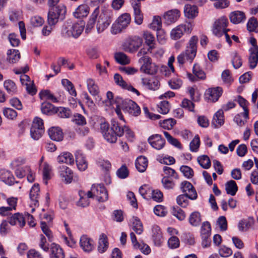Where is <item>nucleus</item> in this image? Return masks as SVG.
<instances>
[{"label":"nucleus","instance_id":"40","mask_svg":"<svg viewBox=\"0 0 258 258\" xmlns=\"http://www.w3.org/2000/svg\"><path fill=\"white\" fill-rule=\"evenodd\" d=\"M41 109L43 114L47 115H51L55 113L56 111V108L53 105L47 102L41 104Z\"/></svg>","mask_w":258,"mask_h":258},{"label":"nucleus","instance_id":"6","mask_svg":"<svg viewBox=\"0 0 258 258\" xmlns=\"http://www.w3.org/2000/svg\"><path fill=\"white\" fill-rule=\"evenodd\" d=\"M139 62L141 64V71L146 74L154 75L158 71V66L153 63L151 58L148 56L141 57Z\"/></svg>","mask_w":258,"mask_h":258},{"label":"nucleus","instance_id":"24","mask_svg":"<svg viewBox=\"0 0 258 258\" xmlns=\"http://www.w3.org/2000/svg\"><path fill=\"white\" fill-rule=\"evenodd\" d=\"M0 179L9 185H12L15 183V178L12 173L5 169L0 170Z\"/></svg>","mask_w":258,"mask_h":258},{"label":"nucleus","instance_id":"37","mask_svg":"<svg viewBox=\"0 0 258 258\" xmlns=\"http://www.w3.org/2000/svg\"><path fill=\"white\" fill-rule=\"evenodd\" d=\"M224 112L223 110H219L214 115L212 124L218 127L224 124Z\"/></svg>","mask_w":258,"mask_h":258},{"label":"nucleus","instance_id":"62","mask_svg":"<svg viewBox=\"0 0 258 258\" xmlns=\"http://www.w3.org/2000/svg\"><path fill=\"white\" fill-rule=\"evenodd\" d=\"M211 228L210 223L207 221L203 222L201 227V236L211 235Z\"/></svg>","mask_w":258,"mask_h":258},{"label":"nucleus","instance_id":"2","mask_svg":"<svg viewBox=\"0 0 258 258\" xmlns=\"http://www.w3.org/2000/svg\"><path fill=\"white\" fill-rule=\"evenodd\" d=\"M59 0H48L50 9L48 13L47 22L50 25H55L60 20H63L66 13V7L63 5H57Z\"/></svg>","mask_w":258,"mask_h":258},{"label":"nucleus","instance_id":"15","mask_svg":"<svg viewBox=\"0 0 258 258\" xmlns=\"http://www.w3.org/2000/svg\"><path fill=\"white\" fill-rule=\"evenodd\" d=\"M142 84L146 88L152 91L158 90L160 86L159 81L156 78H143Z\"/></svg>","mask_w":258,"mask_h":258},{"label":"nucleus","instance_id":"64","mask_svg":"<svg viewBox=\"0 0 258 258\" xmlns=\"http://www.w3.org/2000/svg\"><path fill=\"white\" fill-rule=\"evenodd\" d=\"M200 145V140L199 137L197 135L195 137L191 142L190 143V150L192 152H197Z\"/></svg>","mask_w":258,"mask_h":258},{"label":"nucleus","instance_id":"31","mask_svg":"<svg viewBox=\"0 0 258 258\" xmlns=\"http://www.w3.org/2000/svg\"><path fill=\"white\" fill-rule=\"evenodd\" d=\"M198 40L199 39L197 36H192L189 40L185 50L196 55Z\"/></svg>","mask_w":258,"mask_h":258},{"label":"nucleus","instance_id":"28","mask_svg":"<svg viewBox=\"0 0 258 258\" xmlns=\"http://www.w3.org/2000/svg\"><path fill=\"white\" fill-rule=\"evenodd\" d=\"M80 244L81 247L85 251H91L93 248V241L86 236L84 235L81 237Z\"/></svg>","mask_w":258,"mask_h":258},{"label":"nucleus","instance_id":"43","mask_svg":"<svg viewBox=\"0 0 258 258\" xmlns=\"http://www.w3.org/2000/svg\"><path fill=\"white\" fill-rule=\"evenodd\" d=\"M7 54L8 55V59L10 63H16L20 58V53L18 50H9Z\"/></svg>","mask_w":258,"mask_h":258},{"label":"nucleus","instance_id":"21","mask_svg":"<svg viewBox=\"0 0 258 258\" xmlns=\"http://www.w3.org/2000/svg\"><path fill=\"white\" fill-rule=\"evenodd\" d=\"M48 134L52 140L61 141L63 138V134L62 130L58 127H52L49 129Z\"/></svg>","mask_w":258,"mask_h":258},{"label":"nucleus","instance_id":"8","mask_svg":"<svg viewBox=\"0 0 258 258\" xmlns=\"http://www.w3.org/2000/svg\"><path fill=\"white\" fill-rule=\"evenodd\" d=\"M112 15L110 11L106 10L102 12L98 19L96 28L98 33L102 32L106 29L112 22Z\"/></svg>","mask_w":258,"mask_h":258},{"label":"nucleus","instance_id":"52","mask_svg":"<svg viewBox=\"0 0 258 258\" xmlns=\"http://www.w3.org/2000/svg\"><path fill=\"white\" fill-rule=\"evenodd\" d=\"M3 114L8 119L14 120L17 116V112L11 108H4L3 109Z\"/></svg>","mask_w":258,"mask_h":258},{"label":"nucleus","instance_id":"7","mask_svg":"<svg viewBox=\"0 0 258 258\" xmlns=\"http://www.w3.org/2000/svg\"><path fill=\"white\" fill-rule=\"evenodd\" d=\"M193 28V25L190 22H186L179 25L171 31L170 35L172 39L177 40L180 38L184 33L190 34Z\"/></svg>","mask_w":258,"mask_h":258},{"label":"nucleus","instance_id":"51","mask_svg":"<svg viewBox=\"0 0 258 258\" xmlns=\"http://www.w3.org/2000/svg\"><path fill=\"white\" fill-rule=\"evenodd\" d=\"M188 195L187 193L179 195L176 198V202L178 205L182 208H185L188 205Z\"/></svg>","mask_w":258,"mask_h":258},{"label":"nucleus","instance_id":"63","mask_svg":"<svg viewBox=\"0 0 258 258\" xmlns=\"http://www.w3.org/2000/svg\"><path fill=\"white\" fill-rule=\"evenodd\" d=\"M158 106L159 108V112L161 114H166L169 111L170 105L167 101H161Z\"/></svg>","mask_w":258,"mask_h":258},{"label":"nucleus","instance_id":"16","mask_svg":"<svg viewBox=\"0 0 258 258\" xmlns=\"http://www.w3.org/2000/svg\"><path fill=\"white\" fill-rule=\"evenodd\" d=\"M59 174L62 179L67 183H70L72 181L73 172L68 167L62 165L59 167Z\"/></svg>","mask_w":258,"mask_h":258},{"label":"nucleus","instance_id":"26","mask_svg":"<svg viewBox=\"0 0 258 258\" xmlns=\"http://www.w3.org/2000/svg\"><path fill=\"white\" fill-rule=\"evenodd\" d=\"M250 55L248 58L249 67L253 69L255 68L258 62V48L251 47L249 49Z\"/></svg>","mask_w":258,"mask_h":258},{"label":"nucleus","instance_id":"47","mask_svg":"<svg viewBox=\"0 0 258 258\" xmlns=\"http://www.w3.org/2000/svg\"><path fill=\"white\" fill-rule=\"evenodd\" d=\"M4 86L8 93L12 95L17 91V87L15 83L11 80H8L4 82Z\"/></svg>","mask_w":258,"mask_h":258},{"label":"nucleus","instance_id":"36","mask_svg":"<svg viewBox=\"0 0 258 258\" xmlns=\"http://www.w3.org/2000/svg\"><path fill=\"white\" fill-rule=\"evenodd\" d=\"M108 247L107 237L105 234L102 233L100 235L99 239L98 250L100 253H102L107 250Z\"/></svg>","mask_w":258,"mask_h":258},{"label":"nucleus","instance_id":"42","mask_svg":"<svg viewBox=\"0 0 258 258\" xmlns=\"http://www.w3.org/2000/svg\"><path fill=\"white\" fill-rule=\"evenodd\" d=\"M87 84L90 93L93 96L97 95L99 92V90L95 81L92 79H89L87 81Z\"/></svg>","mask_w":258,"mask_h":258},{"label":"nucleus","instance_id":"50","mask_svg":"<svg viewBox=\"0 0 258 258\" xmlns=\"http://www.w3.org/2000/svg\"><path fill=\"white\" fill-rule=\"evenodd\" d=\"M44 132V130H43L42 128H37L35 126H31L30 129L31 137L35 140H38L41 138Z\"/></svg>","mask_w":258,"mask_h":258},{"label":"nucleus","instance_id":"4","mask_svg":"<svg viewBox=\"0 0 258 258\" xmlns=\"http://www.w3.org/2000/svg\"><path fill=\"white\" fill-rule=\"evenodd\" d=\"M143 40L138 36H132L126 38L122 44V48L125 52L134 53L142 46Z\"/></svg>","mask_w":258,"mask_h":258},{"label":"nucleus","instance_id":"33","mask_svg":"<svg viewBox=\"0 0 258 258\" xmlns=\"http://www.w3.org/2000/svg\"><path fill=\"white\" fill-rule=\"evenodd\" d=\"M184 15L188 19H193L197 16L198 9L197 6L186 5L184 9Z\"/></svg>","mask_w":258,"mask_h":258},{"label":"nucleus","instance_id":"1","mask_svg":"<svg viewBox=\"0 0 258 258\" xmlns=\"http://www.w3.org/2000/svg\"><path fill=\"white\" fill-rule=\"evenodd\" d=\"M100 130L104 139L110 143L116 142L117 137H121L123 135V130L118 122L112 120L111 126L107 122H104L100 124Z\"/></svg>","mask_w":258,"mask_h":258},{"label":"nucleus","instance_id":"53","mask_svg":"<svg viewBox=\"0 0 258 258\" xmlns=\"http://www.w3.org/2000/svg\"><path fill=\"white\" fill-rule=\"evenodd\" d=\"M79 196L80 198L78 202V206L82 207L88 206L90 204V202L89 199L86 197V193L83 191H80L79 192Z\"/></svg>","mask_w":258,"mask_h":258},{"label":"nucleus","instance_id":"25","mask_svg":"<svg viewBox=\"0 0 258 258\" xmlns=\"http://www.w3.org/2000/svg\"><path fill=\"white\" fill-rule=\"evenodd\" d=\"M152 238L156 245L160 246L162 242V234L160 227L154 225L152 227Z\"/></svg>","mask_w":258,"mask_h":258},{"label":"nucleus","instance_id":"56","mask_svg":"<svg viewBox=\"0 0 258 258\" xmlns=\"http://www.w3.org/2000/svg\"><path fill=\"white\" fill-rule=\"evenodd\" d=\"M232 63L233 67L236 69L239 68L242 66V62L241 57L236 52H234L232 53Z\"/></svg>","mask_w":258,"mask_h":258},{"label":"nucleus","instance_id":"29","mask_svg":"<svg viewBox=\"0 0 258 258\" xmlns=\"http://www.w3.org/2000/svg\"><path fill=\"white\" fill-rule=\"evenodd\" d=\"M39 186L38 184H34L32 187L30 191V199L32 202V204L35 206H38V198L39 192Z\"/></svg>","mask_w":258,"mask_h":258},{"label":"nucleus","instance_id":"27","mask_svg":"<svg viewBox=\"0 0 258 258\" xmlns=\"http://www.w3.org/2000/svg\"><path fill=\"white\" fill-rule=\"evenodd\" d=\"M57 161L59 163H66L72 165L74 163V157L69 152H63L61 153L57 158Z\"/></svg>","mask_w":258,"mask_h":258},{"label":"nucleus","instance_id":"44","mask_svg":"<svg viewBox=\"0 0 258 258\" xmlns=\"http://www.w3.org/2000/svg\"><path fill=\"white\" fill-rule=\"evenodd\" d=\"M143 36L145 43L149 46L148 50L154 48L155 44V38L154 36L150 32L148 31L145 32Z\"/></svg>","mask_w":258,"mask_h":258},{"label":"nucleus","instance_id":"9","mask_svg":"<svg viewBox=\"0 0 258 258\" xmlns=\"http://www.w3.org/2000/svg\"><path fill=\"white\" fill-rule=\"evenodd\" d=\"M228 24V20L225 17H222L216 20L213 26V34L217 37L222 36L225 31H230L229 29L226 28Z\"/></svg>","mask_w":258,"mask_h":258},{"label":"nucleus","instance_id":"55","mask_svg":"<svg viewBox=\"0 0 258 258\" xmlns=\"http://www.w3.org/2000/svg\"><path fill=\"white\" fill-rule=\"evenodd\" d=\"M39 96L41 99L45 98L46 99L50 100L53 102H57L58 101L57 98L48 90L41 91L39 93Z\"/></svg>","mask_w":258,"mask_h":258},{"label":"nucleus","instance_id":"57","mask_svg":"<svg viewBox=\"0 0 258 258\" xmlns=\"http://www.w3.org/2000/svg\"><path fill=\"white\" fill-rule=\"evenodd\" d=\"M51 170V168L49 165L45 163L43 169V181L45 184H47V180L50 179V172Z\"/></svg>","mask_w":258,"mask_h":258},{"label":"nucleus","instance_id":"41","mask_svg":"<svg viewBox=\"0 0 258 258\" xmlns=\"http://www.w3.org/2000/svg\"><path fill=\"white\" fill-rule=\"evenodd\" d=\"M225 189L227 194L232 196L235 195L238 190L235 181L232 180L228 181L225 184Z\"/></svg>","mask_w":258,"mask_h":258},{"label":"nucleus","instance_id":"17","mask_svg":"<svg viewBox=\"0 0 258 258\" xmlns=\"http://www.w3.org/2000/svg\"><path fill=\"white\" fill-rule=\"evenodd\" d=\"M181 189L183 192L188 195L189 198L195 200L197 198V194L193 185L188 181H184L181 183Z\"/></svg>","mask_w":258,"mask_h":258},{"label":"nucleus","instance_id":"59","mask_svg":"<svg viewBox=\"0 0 258 258\" xmlns=\"http://www.w3.org/2000/svg\"><path fill=\"white\" fill-rule=\"evenodd\" d=\"M133 230L138 234H141L143 231V227L140 220L137 217L134 218L133 222Z\"/></svg>","mask_w":258,"mask_h":258},{"label":"nucleus","instance_id":"13","mask_svg":"<svg viewBox=\"0 0 258 258\" xmlns=\"http://www.w3.org/2000/svg\"><path fill=\"white\" fill-rule=\"evenodd\" d=\"M114 80L115 83L122 89L131 91L136 93L138 96L140 95V92L135 88H134L131 84H127L125 82L122 77L118 74H115L114 76Z\"/></svg>","mask_w":258,"mask_h":258},{"label":"nucleus","instance_id":"49","mask_svg":"<svg viewBox=\"0 0 258 258\" xmlns=\"http://www.w3.org/2000/svg\"><path fill=\"white\" fill-rule=\"evenodd\" d=\"M198 162L204 169H208L211 166V161L207 155H202L198 158Z\"/></svg>","mask_w":258,"mask_h":258},{"label":"nucleus","instance_id":"5","mask_svg":"<svg viewBox=\"0 0 258 258\" xmlns=\"http://www.w3.org/2000/svg\"><path fill=\"white\" fill-rule=\"evenodd\" d=\"M131 22V16L129 14L124 13L119 16L111 27V33L116 34L126 29Z\"/></svg>","mask_w":258,"mask_h":258},{"label":"nucleus","instance_id":"19","mask_svg":"<svg viewBox=\"0 0 258 258\" xmlns=\"http://www.w3.org/2000/svg\"><path fill=\"white\" fill-rule=\"evenodd\" d=\"M196 55L194 54H191L190 52H188L187 50H185L184 51H183L179 55H178L177 57V62L179 65L182 66L184 63L189 62L191 63L194 60Z\"/></svg>","mask_w":258,"mask_h":258},{"label":"nucleus","instance_id":"20","mask_svg":"<svg viewBox=\"0 0 258 258\" xmlns=\"http://www.w3.org/2000/svg\"><path fill=\"white\" fill-rule=\"evenodd\" d=\"M254 224L253 217H249L246 219H242L239 221L238 228L241 232H246L252 228Z\"/></svg>","mask_w":258,"mask_h":258},{"label":"nucleus","instance_id":"32","mask_svg":"<svg viewBox=\"0 0 258 258\" xmlns=\"http://www.w3.org/2000/svg\"><path fill=\"white\" fill-rule=\"evenodd\" d=\"M90 10V8L87 5L79 6L74 13V16L77 18L86 17Z\"/></svg>","mask_w":258,"mask_h":258},{"label":"nucleus","instance_id":"11","mask_svg":"<svg viewBox=\"0 0 258 258\" xmlns=\"http://www.w3.org/2000/svg\"><path fill=\"white\" fill-rule=\"evenodd\" d=\"M180 16V12L177 9L169 10L164 13L163 19L165 23L170 25L177 21Z\"/></svg>","mask_w":258,"mask_h":258},{"label":"nucleus","instance_id":"14","mask_svg":"<svg viewBox=\"0 0 258 258\" xmlns=\"http://www.w3.org/2000/svg\"><path fill=\"white\" fill-rule=\"evenodd\" d=\"M222 93V89L220 87L208 89L206 93V98L210 101H217Z\"/></svg>","mask_w":258,"mask_h":258},{"label":"nucleus","instance_id":"22","mask_svg":"<svg viewBox=\"0 0 258 258\" xmlns=\"http://www.w3.org/2000/svg\"><path fill=\"white\" fill-rule=\"evenodd\" d=\"M75 156L76 162L79 170H85L87 168L88 163L83 154L80 151H77Z\"/></svg>","mask_w":258,"mask_h":258},{"label":"nucleus","instance_id":"58","mask_svg":"<svg viewBox=\"0 0 258 258\" xmlns=\"http://www.w3.org/2000/svg\"><path fill=\"white\" fill-rule=\"evenodd\" d=\"M129 171L125 165H122L116 171L117 177L120 179H124L128 177Z\"/></svg>","mask_w":258,"mask_h":258},{"label":"nucleus","instance_id":"61","mask_svg":"<svg viewBox=\"0 0 258 258\" xmlns=\"http://www.w3.org/2000/svg\"><path fill=\"white\" fill-rule=\"evenodd\" d=\"M58 115L61 118H69L71 115V110L64 107L56 108Z\"/></svg>","mask_w":258,"mask_h":258},{"label":"nucleus","instance_id":"48","mask_svg":"<svg viewBox=\"0 0 258 258\" xmlns=\"http://www.w3.org/2000/svg\"><path fill=\"white\" fill-rule=\"evenodd\" d=\"M247 29L249 32H258V22L254 17L249 19L247 24Z\"/></svg>","mask_w":258,"mask_h":258},{"label":"nucleus","instance_id":"10","mask_svg":"<svg viewBox=\"0 0 258 258\" xmlns=\"http://www.w3.org/2000/svg\"><path fill=\"white\" fill-rule=\"evenodd\" d=\"M121 108L125 112L133 116H138L141 113L140 107L132 100L126 99L122 101Z\"/></svg>","mask_w":258,"mask_h":258},{"label":"nucleus","instance_id":"3","mask_svg":"<svg viewBox=\"0 0 258 258\" xmlns=\"http://www.w3.org/2000/svg\"><path fill=\"white\" fill-rule=\"evenodd\" d=\"M84 25L85 23L83 21L75 23L67 22L63 26V31L68 37L77 38L82 34Z\"/></svg>","mask_w":258,"mask_h":258},{"label":"nucleus","instance_id":"34","mask_svg":"<svg viewBox=\"0 0 258 258\" xmlns=\"http://www.w3.org/2000/svg\"><path fill=\"white\" fill-rule=\"evenodd\" d=\"M51 256L55 258H64V253L60 246L53 243L50 245Z\"/></svg>","mask_w":258,"mask_h":258},{"label":"nucleus","instance_id":"38","mask_svg":"<svg viewBox=\"0 0 258 258\" xmlns=\"http://www.w3.org/2000/svg\"><path fill=\"white\" fill-rule=\"evenodd\" d=\"M99 13V7H95L93 10V12L91 16V18L88 22L86 25V32H89L93 28L96 18Z\"/></svg>","mask_w":258,"mask_h":258},{"label":"nucleus","instance_id":"30","mask_svg":"<svg viewBox=\"0 0 258 258\" xmlns=\"http://www.w3.org/2000/svg\"><path fill=\"white\" fill-rule=\"evenodd\" d=\"M230 21L233 24H239L245 19V14L241 11H234L229 15Z\"/></svg>","mask_w":258,"mask_h":258},{"label":"nucleus","instance_id":"35","mask_svg":"<svg viewBox=\"0 0 258 258\" xmlns=\"http://www.w3.org/2000/svg\"><path fill=\"white\" fill-rule=\"evenodd\" d=\"M137 169L140 172H143L148 166V160L144 156H141L137 158L135 162Z\"/></svg>","mask_w":258,"mask_h":258},{"label":"nucleus","instance_id":"54","mask_svg":"<svg viewBox=\"0 0 258 258\" xmlns=\"http://www.w3.org/2000/svg\"><path fill=\"white\" fill-rule=\"evenodd\" d=\"M172 214L180 221L183 220L186 216L184 212L178 207L172 208Z\"/></svg>","mask_w":258,"mask_h":258},{"label":"nucleus","instance_id":"18","mask_svg":"<svg viewBox=\"0 0 258 258\" xmlns=\"http://www.w3.org/2000/svg\"><path fill=\"white\" fill-rule=\"evenodd\" d=\"M95 198L99 202H103L108 199V192L103 184L95 185Z\"/></svg>","mask_w":258,"mask_h":258},{"label":"nucleus","instance_id":"46","mask_svg":"<svg viewBox=\"0 0 258 258\" xmlns=\"http://www.w3.org/2000/svg\"><path fill=\"white\" fill-rule=\"evenodd\" d=\"M116 61L121 64H127L130 62L129 57L123 52H117L115 54Z\"/></svg>","mask_w":258,"mask_h":258},{"label":"nucleus","instance_id":"45","mask_svg":"<svg viewBox=\"0 0 258 258\" xmlns=\"http://www.w3.org/2000/svg\"><path fill=\"white\" fill-rule=\"evenodd\" d=\"M237 102L240 106L243 108L244 112L242 113L243 117L247 119L248 118V109L247 108L248 102L241 96L237 97Z\"/></svg>","mask_w":258,"mask_h":258},{"label":"nucleus","instance_id":"60","mask_svg":"<svg viewBox=\"0 0 258 258\" xmlns=\"http://www.w3.org/2000/svg\"><path fill=\"white\" fill-rule=\"evenodd\" d=\"M161 27V18L159 16H155L152 22L150 24V28L155 31H156Z\"/></svg>","mask_w":258,"mask_h":258},{"label":"nucleus","instance_id":"12","mask_svg":"<svg viewBox=\"0 0 258 258\" xmlns=\"http://www.w3.org/2000/svg\"><path fill=\"white\" fill-rule=\"evenodd\" d=\"M148 141L153 148L157 150L162 149L165 144V140L158 134L150 136L148 138Z\"/></svg>","mask_w":258,"mask_h":258},{"label":"nucleus","instance_id":"23","mask_svg":"<svg viewBox=\"0 0 258 258\" xmlns=\"http://www.w3.org/2000/svg\"><path fill=\"white\" fill-rule=\"evenodd\" d=\"M9 223L11 225H19L23 227L25 224V219L22 214L19 213L14 214L10 219Z\"/></svg>","mask_w":258,"mask_h":258},{"label":"nucleus","instance_id":"39","mask_svg":"<svg viewBox=\"0 0 258 258\" xmlns=\"http://www.w3.org/2000/svg\"><path fill=\"white\" fill-rule=\"evenodd\" d=\"M201 221V215L198 211L191 213L188 218L189 223L192 226H198L200 225Z\"/></svg>","mask_w":258,"mask_h":258}]
</instances>
